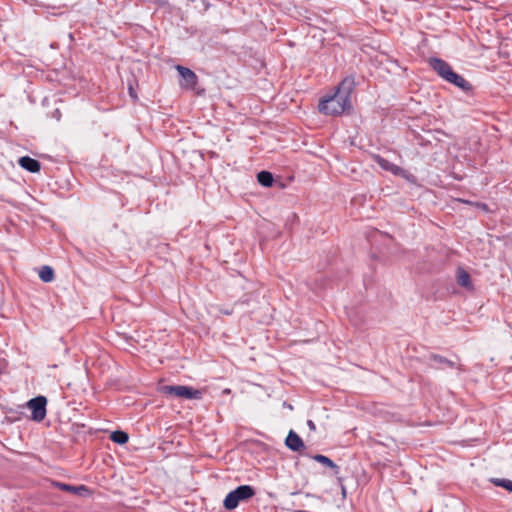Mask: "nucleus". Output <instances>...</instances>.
<instances>
[{"label": "nucleus", "instance_id": "f257e3e1", "mask_svg": "<svg viewBox=\"0 0 512 512\" xmlns=\"http://www.w3.org/2000/svg\"><path fill=\"white\" fill-rule=\"evenodd\" d=\"M354 88V77H345L332 95H328L320 100L318 105L319 111L325 115L334 116L341 115L343 112L350 110L352 108L351 93Z\"/></svg>", "mask_w": 512, "mask_h": 512}, {"label": "nucleus", "instance_id": "f03ea898", "mask_svg": "<svg viewBox=\"0 0 512 512\" xmlns=\"http://www.w3.org/2000/svg\"><path fill=\"white\" fill-rule=\"evenodd\" d=\"M430 67L446 82L453 84L462 91L468 93L473 90L472 84L462 75L456 73L451 65L445 60L437 57H431L428 60Z\"/></svg>", "mask_w": 512, "mask_h": 512}, {"label": "nucleus", "instance_id": "7ed1b4c3", "mask_svg": "<svg viewBox=\"0 0 512 512\" xmlns=\"http://www.w3.org/2000/svg\"><path fill=\"white\" fill-rule=\"evenodd\" d=\"M254 495L255 489L251 485H240L226 495L223 506L227 510H234L240 502L246 501Z\"/></svg>", "mask_w": 512, "mask_h": 512}, {"label": "nucleus", "instance_id": "20e7f679", "mask_svg": "<svg viewBox=\"0 0 512 512\" xmlns=\"http://www.w3.org/2000/svg\"><path fill=\"white\" fill-rule=\"evenodd\" d=\"M161 393L175 398L195 399L202 398V391L185 385H164L160 389Z\"/></svg>", "mask_w": 512, "mask_h": 512}, {"label": "nucleus", "instance_id": "39448f33", "mask_svg": "<svg viewBox=\"0 0 512 512\" xmlns=\"http://www.w3.org/2000/svg\"><path fill=\"white\" fill-rule=\"evenodd\" d=\"M47 398L39 395L27 402V407L31 410V419L41 422L46 417Z\"/></svg>", "mask_w": 512, "mask_h": 512}, {"label": "nucleus", "instance_id": "423d86ee", "mask_svg": "<svg viewBox=\"0 0 512 512\" xmlns=\"http://www.w3.org/2000/svg\"><path fill=\"white\" fill-rule=\"evenodd\" d=\"M429 359L435 363V365H431V366L436 369L457 368L460 371L463 370L461 364H457L455 361H452V360H450L442 355H439V354L432 353L429 356Z\"/></svg>", "mask_w": 512, "mask_h": 512}, {"label": "nucleus", "instance_id": "0eeeda50", "mask_svg": "<svg viewBox=\"0 0 512 512\" xmlns=\"http://www.w3.org/2000/svg\"><path fill=\"white\" fill-rule=\"evenodd\" d=\"M176 69L181 78L185 81V87L188 89H194L198 82V77L195 72L181 65H177Z\"/></svg>", "mask_w": 512, "mask_h": 512}, {"label": "nucleus", "instance_id": "6e6552de", "mask_svg": "<svg viewBox=\"0 0 512 512\" xmlns=\"http://www.w3.org/2000/svg\"><path fill=\"white\" fill-rule=\"evenodd\" d=\"M284 443L293 452H300L305 448L302 438L294 430L289 431Z\"/></svg>", "mask_w": 512, "mask_h": 512}, {"label": "nucleus", "instance_id": "1a4fd4ad", "mask_svg": "<svg viewBox=\"0 0 512 512\" xmlns=\"http://www.w3.org/2000/svg\"><path fill=\"white\" fill-rule=\"evenodd\" d=\"M456 281L460 287L465 288L468 291L474 290L470 274L462 267H458L456 271Z\"/></svg>", "mask_w": 512, "mask_h": 512}, {"label": "nucleus", "instance_id": "9d476101", "mask_svg": "<svg viewBox=\"0 0 512 512\" xmlns=\"http://www.w3.org/2000/svg\"><path fill=\"white\" fill-rule=\"evenodd\" d=\"M18 164L21 168L31 173H38L41 170V163L29 156L20 157Z\"/></svg>", "mask_w": 512, "mask_h": 512}, {"label": "nucleus", "instance_id": "9b49d317", "mask_svg": "<svg viewBox=\"0 0 512 512\" xmlns=\"http://www.w3.org/2000/svg\"><path fill=\"white\" fill-rule=\"evenodd\" d=\"M55 485L62 491L70 492L78 496H86L90 494L89 488L85 485L73 486L61 482H56Z\"/></svg>", "mask_w": 512, "mask_h": 512}, {"label": "nucleus", "instance_id": "f8f14e48", "mask_svg": "<svg viewBox=\"0 0 512 512\" xmlns=\"http://www.w3.org/2000/svg\"><path fill=\"white\" fill-rule=\"evenodd\" d=\"M307 457L312 458L314 461L321 463L324 466L329 467L333 470L334 475H338L340 473V467L332 461L329 457L322 454L309 455L305 454Z\"/></svg>", "mask_w": 512, "mask_h": 512}, {"label": "nucleus", "instance_id": "ddd939ff", "mask_svg": "<svg viewBox=\"0 0 512 512\" xmlns=\"http://www.w3.org/2000/svg\"><path fill=\"white\" fill-rule=\"evenodd\" d=\"M257 181L264 187H271L274 182V177L271 172L263 170L257 174Z\"/></svg>", "mask_w": 512, "mask_h": 512}, {"label": "nucleus", "instance_id": "4468645a", "mask_svg": "<svg viewBox=\"0 0 512 512\" xmlns=\"http://www.w3.org/2000/svg\"><path fill=\"white\" fill-rule=\"evenodd\" d=\"M110 439L116 444L124 445L128 442L129 436L122 430H116L111 433Z\"/></svg>", "mask_w": 512, "mask_h": 512}, {"label": "nucleus", "instance_id": "2eb2a0df", "mask_svg": "<svg viewBox=\"0 0 512 512\" xmlns=\"http://www.w3.org/2000/svg\"><path fill=\"white\" fill-rule=\"evenodd\" d=\"M377 163L380 165L381 168L387 171H391L394 174H398V172L401 170L400 167L380 156H377Z\"/></svg>", "mask_w": 512, "mask_h": 512}, {"label": "nucleus", "instance_id": "dca6fc26", "mask_svg": "<svg viewBox=\"0 0 512 512\" xmlns=\"http://www.w3.org/2000/svg\"><path fill=\"white\" fill-rule=\"evenodd\" d=\"M55 277L54 270L50 266H42L41 270L39 271V278L45 282L49 283L53 281Z\"/></svg>", "mask_w": 512, "mask_h": 512}, {"label": "nucleus", "instance_id": "f3484780", "mask_svg": "<svg viewBox=\"0 0 512 512\" xmlns=\"http://www.w3.org/2000/svg\"><path fill=\"white\" fill-rule=\"evenodd\" d=\"M495 486L502 487L507 491L511 492L512 490V480L505 478H492L490 480Z\"/></svg>", "mask_w": 512, "mask_h": 512}, {"label": "nucleus", "instance_id": "a211bd4d", "mask_svg": "<svg viewBox=\"0 0 512 512\" xmlns=\"http://www.w3.org/2000/svg\"><path fill=\"white\" fill-rule=\"evenodd\" d=\"M495 486L502 487L507 491L511 492L512 490V480L505 478H492L490 480Z\"/></svg>", "mask_w": 512, "mask_h": 512}, {"label": "nucleus", "instance_id": "6ab92c4d", "mask_svg": "<svg viewBox=\"0 0 512 512\" xmlns=\"http://www.w3.org/2000/svg\"><path fill=\"white\" fill-rule=\"evenodd\" d=\"M307 425H308V427H309L311 430H315V429H316L315 423H314L312 420H308V421H307Z\"/></svg>", "mask_w": 512, "mask_h": 512}, {"label": "nucleus", "instance_id": "aec40b11", "mask_svg": "<svg viewBox=\"0 0 512 512\" xmlns=\"http://www.w3.org/2000/svg\"><path fill=\"white\" fill-rule=\"evenodd\" d=\"M129 94L132 98L136 99L137 98V95L136 93L134 92V89L132 87H129Z\"/></svg>", "mask_w": 512, "mask_h": 512}, {"label": "nucleus", "instance_id": "412c9836", "mask_svg": "<svg viewBox=\"0 0 512 512\" xmlns=\"http://www.w3.org/2000/svg\"><path fill=\"white\" fill-rule=\"evenodd\" d=\"M341 492H342V496L345 497L346 496V487L344 485L341 486Z\"/></svg>", "mask_w": 512, "mask_h": 512}]
</instances>
